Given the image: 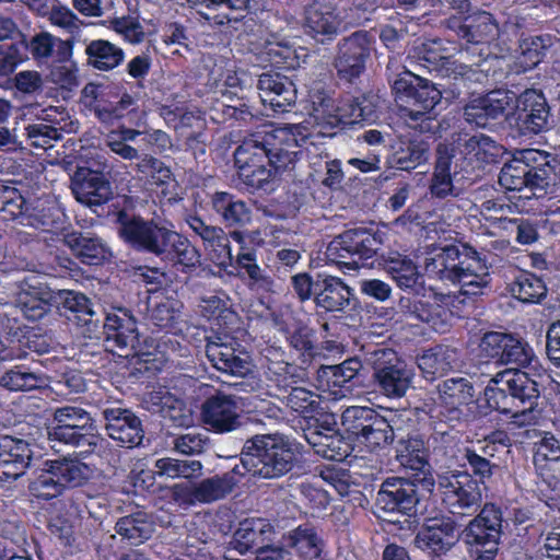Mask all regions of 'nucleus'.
Wrapping results in <instances>:
<instances>
[{"mask_svg":"<svg viewBox=\"0 0 560 560\" xmlns=\"http://www.w3.org/2000/svg\"><path fill=\"white\" fill-rule=\"evenodd\" d=\"M114 223L119 238L138 253L152 255L188 271L200 265L198 249L167 221L145 219L121 209L115 213Z\"/></svg>","mask_w":560,"mask_h":560,"instance_id":"nucleus-1","label":"nucleus"},{"mask_svg":"<svg viewBox=\"0 0 560 560\" xmlns=\"http://www.w3.org/2000/svg\"><path fill=\"white\" fill-rule=\"evenodd\" d=\"M300 144L285 130L257 132L245 138L234 152L238 178L252 189H268L299 159Z\"/></svg>","mask_w":560,"mask_h":560,"instance_id":"nucleus-2","label":"nucleus"},{"mask_svg":"<svg viewBox=\"0 0 560 560\" xmlns=\"http://www.w3.org/2000/svg\"><path fill=\"white\" fill-rule=\"evenodd\" d=\"M244 441L240 458L243 476L273 480L291 472L299 463L294 445L282 435L254 434Z\"/></svg>","mask_w":560,"mask_h":560,"instance_id":"nucleus-3","label":"nucleus"},{"mask_svg":"<svg viewBox=\"0 0 560 560\" xmlns=\"http://www.w3.org/2000/svg\"><path fill=\"white\" fill-rule=\"evenodd\" d=\"M394 101L401 117L412 121L433 119L432 114L447 93L445 84L405 70L397 74L392 83Z\"/></svg>","mask_w":560,"mask_h":560,"instance_id":"nucleus-4","label":"nucleus"},{"mask_svg":"<svg viewBox=\"0 0 560 560\" xmlns=\"http://www.w3.org/2000/svg\"><path fill=\"white\" fill-rule=\"evenodd\" d=\"M95 421L83 408L63 406L52 412V424L47 428L48 439L79 450L80 454H92L102 448L105 440L98 434Z\"/></svg>","mask_w":560,"mask_h":560,"instance_id":"nucleus-5","label":"nucleus"},{"mask_svg":"<svg viewBox=\"0 0 560 560\" xmlns=\"http://www.w3.org/2000/svg\"><path fill=\"white\" fill-rule=\"evenodd\" d=\"M365 362L372 369L376 389L388 398H401L411 387L413 373L407 363L388 347H376L365 352Z\"/></svg>","mask_w":560,"mask_h":560,"instance_id":"nucleus-6","label":"nucleus"},{"mask_svg":"<svg viewBox=\"0 0 560 560\" xmlns=\"http://www.w3.org/2000/svg\"><path fill=\"white\" fill-rule=\"evenodd\" d=\"M382 245L380 234L363 228L350 229L332 238L325 255L328 261L340 268L357 270L361 261L377 255Z\"/></svg>","mask_w":560,"mask_h":560,"instance_id":"nucleus-7","label":"nucleus"},{"mask_svg":"<svg viewBox=\"0 0 560 560\" xmlns=\"http://www.w3.org/2000/svg\"><path fill=\"white\" fill-rule=\"evenodd\" d=\"M200 419L213 433L244 432L246 438L250 434L248 428L254 422H261L258 418L245 417L240 407V398L221 390H217L202 401Z\"/></svg>","mask_w":560,"mask_h":560,"instance_id":"nucleus-8","label":"nucleus"},{"mask_svg":"<svg viewBox=\"0 0 560 560\" xmlns=\"http://www.w3.org/2000/svg\"><path fill=\"white\" fill-rule=\"evenodd\" d=\"M508 523L502 510L493 503H486L463 530L464 540L476 548V560H494Z\"/></svg>","mask_w":560,"mask_h":560,"instance_id":"nucleus-9","label":"nucleus"},{"mask_svg":"<svg viewBox=\"0 0 560 560\" xmlns=\"http://www.w3.org/2000/svg\"><path fill=\"white\" fill-rule=\"evenodd\" d=\"M341 420L345 431L371 451L384 448L394 441L393 427L372 408L349 407L343 411Z\"/></svg>","mask_w":560,"mask_h":560,"instance_id":"nucleus-10","label":"nucleus"},{"mask_svg":"<svg viewBox=\"0 0 560 560\" xmlns=\"http://www.w3.org/2000/svg\"><path fill=\"white\" fill-rule=\"evenodd\" d=\"M438 489L443 505L454 516L470 517L481 506L482 493L479 482L467 472L439 475Z\"/></svg>","mask_w":560,"mask_h":560,"instance_id":"nucleus-11","label":"nucleus"},{"mask_svg":"<svg viewBox=\"0 0 560 560\" xmlns=\"http://www.w3.org/2000/svg\"><path fill=\"white\" fill-rule=\"evenodd\" d=\"M419 488L421 486L415 478H386L380 486L375 505L389 514L417 515L423 509L422 501L430 494Z\"/></svg>","mask_w":560,"mask_h":560,"instance_id":"nucleus-12","label":"nucleus"},{"mask_svg":"<svg viewBox=\"0 0 560 560\" xmlns=\"http://www.w3.org/2000/svg\"><path fill=\"white\" fill-rule=\"evenodd\" d=\"M372 49L373 39L366 31H357L339 39L332 61L338 79L357 82L366 70Z\"/></svg>","mask_w":560,"mask_h":560,"instance_id":"nucleus-13","label":"nucleus"},{"mask_svg":"<svg viewBox=\"0 0 560 560\" xmlns=\"http://www.w3.org/2000/svg\"><path fill=\"white\" fill-rule=\"evenodd\" d=\"M513 117L520 135L535 136L548 131L553 124L550 106L541 90L526 89L512 106Z\"/></svg>","mask_w":560,"mask_h":560,"instance_id":"nucleus-14","label":"nucleus"},{"mask_svg":"<svg viewBox=\"0 0 560 560\" xmlns=\"http://www.w3.org/2000/svg\"><path fill=\"white\" fill-rule=\"evenodd\" d=\"M479 350L482 357L494 359L500 365H515L518 370L527 368L535 359V353L526 341L501 331L483 334Z\"/></svg>","mask_w":560,"mask_h":560,"instance_id":"nucleus-15","label":"nucleus"},{"mask_svg":"<svg viewBox=\"0 0 560 560\" xmlns=\"http://www.w3.org/2000/svg\"><path fill=\"white\" fill-rule=\"evenodd\" d=\"M107 350L119 357H138L141 352L137 319L128 308L108 314L103 323Z\"/></svg>","mask_w":560,"mask_h":560,"instance_id":"nucleus-16","label":"nucleus"},{"mask_svg":"<svg viewBox=\"0 0 560 560\" xmlns=\"http://www.w3.org/2000/svg\"><path fill=\"white\" fill-rule=\"evenodd\" d=\"M470 259H479V252L469 245L462 248L455 245L445 246L424 260V276L430 279L455 284L465 265Z\"/></svg>","mask_w":560,"mask_h":560,"instance_id":"nucleus-17","label":"nucleus"},{"mask_svg":"<svg viewBox=\"0 0 560 560\" xmlns=\"http://www.w3.org/2000/svg\"><path fill=\"white\" fill-rule=\"evenodd\" d=\"M342 19L335 0H312L303 13L304 34L317 43L327 44L339 33Z\"/></svg>","mask_w":560,"mask_h":560,"instance_id":"nucleus-18","label":"nucleus"},{"mask_svg":"<svg viewBox=\"0 0 560 560\" xmlns=\"http://www.w3.org/2000/svg\"><path fill=\"white\" fill-rule=\"evenodd\" d=\"M515 102V92L506 89L492 90L472 98L463 108V117L469 125L487 128L493 120L505 115Z\"/></svg>","mask_w":560,"mask_h":560,"instance_id":"nucleus-19","label":"nucleus"},{"mask_svg":"<svg viewBox=\"0 0 560 560\" xmlns=\"http://www.w3.org/2000/svg\"><path fill=\"white\" fill-rule=\"evenodd\" d=\"M456 523L451 517L430 518L416 535L415 546L427 551L429 557L457 556Z\"/></svg>","mask_w":560,"mask_h":560,"instance_id":"nucleus-20","label":"nucleus"},{"mask_svg":"<svg viewBox=\"0 0 560 560\" xmlns=\"http://www.w3.org/2000/svg\"><path fill=\"white\" fill-rule=\"evenodd\" d=\"M205 351L211 365L226 376L243 378L252 373L249 355L237 350L226 337H207Z\"/></svg>","mask_w":560,"mask_h":560,"instance_id":"nucleus-21","label":"nucleus"},{"mask_svg":"<svg viewBox=\"0 0 560 560\" xmlns=\"http://www.w3.org/2000/svg\"><path fill=\"white\" fill-rule=\"evenodd\" d=\"M396 459L405 468L418 471L413 477L427 493H432L435 480L430 471L429 448L419 434L400 438L395 446Z\"/></svg>","mask_w":560,"mask_h":560,"instance_id":"nucleus-22","label":"nucleus"},{"mask_svg":"<svg viewBox=\"0 0 560 560\" xmlns=\"http://www.w3.org/2000/svg\"><path fill=\"white\" fill-rule=\"evenodd\" d=\"M56 299L57 291L32 277L19 283L15 305L26 319L36 322L51 313V308L56 307Z\"/></svg>","mask_w":560,"mask_h":560,"instance_id":"nucleus-23","label":"nucleus"},{"mask_svg":"<svg viewBox=\"0 0 560 560\" xmlns=\"http://www.w3.org/2000/svg\"><path fill=\"white\" fill-rule=\"evenodd\" d=\"M516 159L526 166L532 178L534 195L555 194L560 185V163L550 154L539 150H524Z\"/></svg>","mask_w":560,"mask_h":560,"instance_id":"nucleus-24","label":"nucleus"},{"mask_svg":"<svg viewBox=\"0 0 560 560\" xmlns=\"http://www.w3.org/2000/svg\"><path fill=\"white\" fill-rule=\"evenodd\" d=\"M56 308L84 335L96 332L102 325L101 314L95 312L92 301L81 292L57 290Z\"/></svg>","mask_w":560,"mask_h":560,"instance_id":"nucleus-25","label":"nucleus"},{"mask_svg":"<svg viewBox=\"0 0 560 560\" xmlns=\"http://www.w3.org/2000/svg\"><path fill=\"white\" fill-rule=\"evenodd\" d=\"M71 190L80 203L93 208L113 198V188L107 177L89 167H78L71 177Z\"/></svg>","mask_w":560,"mask_h":560,"instance_id":"nucleus-26","label":"nucleus"},{"mask_svg":"<svg viewBox=\"0 0 560 560\" xmlns=\"http://www.w3.org/2000/svg\"><path fill=\"white\" fill-rule=\"evenodd\" d=\"M106 434L120 446L133 447L141 444L144 431L140 418L129 409L109 407L102 410Z\"/></svg>","mask_w":560,"mask_h":560,"instance_id":"nucleus-27","label":"nucleus"},{"mask_svg":"<svg viewBox=\"0 0 560 560\" xmlns=\"http://www.w3.org/2000/svg\"><path fill=\"white\" fill-rule=\"evenodd\" d=\"M31 444L11 435H0V481L11 482L23 476L31 466Z\"/></svg>","mask_w":560,"mask_h":560,"instance_id":"nucleus-28","label":"nucleus"},{"mask_svg":"<svg viewBox=\"0 0 560 560\" xmlns=\"http://www.w3.org/2000/svg\"><path fill=\"white\" fill-rule=\"evenodd\" d=\"M257 88L261 102L275 112H287L296 102L298 90L293 80L281 72L261 73Z\"/></svg>","mask_w":560,"mask_h":560,"instance_id":"nucleus-29","label":"nucleus"},{"mask_svg":"<svg viewBox=\"0 0 560 560\" xmlns=\"http://www.w3.org/2000/svg\"><path fill=\"white\" fill-rule=\"evenodd\" d=\"M276 536L275 527L265 518H245L238 523L231 541L230 550H235L241 555L247 552L258 556L268 542H271Z\"/></svg>","mask_w":560,"mask_h":560,"instance_id":"nucleus-30","label":"nucleus"},{"mask_svg":"<svg viewBox=\"0 0 560 560\" xmlns=\"http://www.w3.org/2000/svg\"><path fill=\"white\" fill-rule=\"evenodd\" d=\"M440 40H433L431 43L422 44L419 54L421 58L432 65L430 71H436L442 79L454 80L451 89L452 97H456L460 94V82L466 79H471L475 74V70L471 66H467L463 62L452 60L448 57L439 56L434 49L435 45H439Z\"/></svg>","mask_w":560,"mask_h":560,"instance_id":"nucleus-31","label":"nucleus"},{"mask_svg":"<svg viewBox=\"0 0 560 560\" xmlns=\"http://www.w3.org/2000/svg\"><path fill=\"white\" fill-rule=\"evenodd\" d=\"M493 383H502L513 397L514 405L538 407L540 400V384L532 378L528 373L516 368H510L498 372L493 376Z\"/></svg>","mask_w":560,"mask_h":560,"instance_id":"nucleus-32","label":"nucleus"},{"mask_svg":"<svg viewBox=\"0 0 560 560\" xmlns=\"http://www.w3.org/2000/svg\"><path fill=\"white\" fill-rule=\"evenodd\" d=\"M444 295H434L432 299L401 298L399 307L410 318L427 323L434 330H442L446 326L448 311L441 304Z\"/></svg>","mask_w":560,"mask_h":560,"instance_id":"nucleus-33","label":"nucleus"},{"mask_svg":"<svg viewBox=\"0 0 560 560\" xmlns=\"http://www.w3.org/2000/svg\"><path fill=\"white\" fill-rule=\"evenodd\" d=\"M63 243L82 262L98 265L112 256L105 242L90 232H71L63 236Z\"/></svg>","mask_w":560,"mask_h":560,"instance_id":"nucleus-34","label":"nucleus"},{"mask_svg":"<svg viewBox=\"0 0 560 560\" xmlns=\"http://www.w3.org/2000/svg\"><path fill=\"white\" fill-rule=\"evenodd\" d=\"M351 289L339 278L326 276L315 282L314 301L326 312H342L350 305Z\"/></svg>","mask_w":560,"mask_h":560,"instance_id":"nucleus-35","label":"nucleus"},{"mask_svg":"<svg viewBox=\"0 0 560 560\" xmlns=\"http://www.w3.org/2000/svg\"><path fill=\"white\" fill-rule=\"evenodd\" d=\"M430 158V143L421 139L400 138L392 145L388 156L390 167L410 172L425 164Z\"/></svg>","mask_w":560,"mask_h":560,"instance_id":"nucleus-36","label":"nucleus"},{"mask_svg":"<svg viewBox=\"0 0 560 560\" xmlns=\"http://www.w3.org/2000/svg\"><path fill=\"white\" fill-rule=\"evenodd\" d=\"M533 462L538 475L549 486L556 485L560 479V441L546 434L535 444Z\"/></svg>","mask_w":560,"mask_h":560,"instance_id":"nucleus-37","label":"nucleus"},{"mask_svg":"<svg viewBox=\"0 0 560 560\" xmlns=\"http://www.w3.org/2000/svg\"><path fill=\"white\" fill-rule=\"evenodd\" d=\"M197 2L198 0H187ZM200 16L210 24L223 26L244 18L243 12L249 10L250 0H200Z\"/></svg>","mask_w":560,"mask_h":560,"instance_id":"nucleus-38","label":"nucleus"},{"mask_svg":"<svg viewBox=\"0 0 560 560\" xmlns=\"http://www.w3.org/2000/svg\"><path fill=\"white\" fill-rule=\"evenodd\" d=\"M553 44L555 37L549 34L521 38L513 67L515 72H526L536 68L545 59Z\"/></svg>","mask_w":560,"mask_h":560,"instance_id":"nucleus-39","label":"nucleus"},{"mask_svg":"<svg viewBox=\"0 0 560 560\" xmlns=\"http://www.w3.org/2000/svg\"><path fill=\"white\" fill-rule=\"evenodd\" d=\"M242 476L243 470L238 465H235L228 472L202 479L196 483L198 502L212 503L225 498L234 490Z\"/></svg>","mask_w":560,"mask_h":560,"instance_id":"nucleus-40","label":"nucleus"},{"mask_svg":"<svg viewBox=\"0 0 560 560\" xmlns=\"http://www.w3.org/2000/svg\"><path fill=\"white\" fill-rule=\"evenodd\" d=\"M384 269L400 289L416 292L423 289V275L410 258L395 254L384 260Z\"/></svg>","mask_w":560,"mask_h":560,"instance_id":"nucleus-41","label":"nucleus"},{"mask_svg":"<svg viewBox=\"0 0 560 560\" xmlns=\"http://www.w3.org/2000/svg\"><path fill=\"white\" fill-rule=\"evenodd\" d=\"M282 539L284 546L294 550L302 559L311 560L320 556L323 541L311 525H300L283 535Z\"/></svg>","mask_w":560,"mask_h":560,"instance_id":"nucleus-42","label":"nucleus"},{"mask_svg":"<svg viewBox=\"0 0 560 560\" xmlns=\"http://www.w3.org/2000/svg\"><path fill=\"white\" fill-rule=\"evenodd\" d=\"M306 441L319 456L336 462L345 460L353 451L349 438L339 431L327 434L306 433Z\"/></svg>","mask_w":560,"mask_h":560,"instance_id":"nucleus-43","label":"nucleus"},{"mask_svg":"<svg viewBox=\"0 0 560 560\" xmlns=\"http://www.w3.org/2000/svg\"><path fill=\"white\" fill-rule=\"evenodd\" d=\"M154 529L152 517L142 511L118 518L115 525L116 533L132 545H140L150 539Z\"/></svg>","mask_w":560,"mask_h":560,"instance_id":"nucleus-44","label":"nucleus"},{"mask_svg":"<svg viewBox=\"0 0 560 560\" xmlns=\"http://www.w3.org/2000/svg\"><path fill=\"white\" fill-rule=\"evenodd\" d=\"M88 65L101 71L118 67L125 58L124 50L105 39L91 40L85 48Z\"/></svg>","mask_w":560,"mask_h":560,"instance_id":"nucleus-45","label":"nucleus"},{"mask_svg":"<svg viewBox=\"0 0 560 560\" xmlns=\"http://www.w3.org/2000/svg\"><path fill=\"white\" fill-rule=\"evenodd\" d=\"M212 205L228 226H244L250 222L252 211L246 202L235 199L228 192H215Z\"/></svg>","mask_w":560,"mask_h":560,"instance_id":"nucleus-46","label":"nucleus"},{"mask_svg":"<svg viewBox=\"0 0 560 560\" xmlns=\"http://www.w3.org/2000/svg\"><path fill=\"white\" fill-rule=\"evenodd\" d=\"M46 466L51 468L52 476L59 480L63 489L82 486L91 474L88 465L67 457L47 462Z\"/></svg>","mask_w":560,"mask_h":560,"instance_id":"nucleus-47","label":"nucleus"},{"mask_svg":"<svg viewBox=\"0 0 560 560\" xmlns=\"http://www.w3.org/2000/svg\"><path fill=\"white\" fill-rule=\"evenodd\" d=\"M488 264L486 256L479 253V259H470L465 265L455 284L460 285V294L478 295L482 293L483 288L488 285Z\"/></svg>","mask_w":560,"mask_h":560,"instance_id":"nucleus-48","label":"nucleus"},{"mask_svg":"<svg viewBox=\"0 0 560 560\" xmlns=\"http://www.w3.org/2000/svg\"><path fill=\"white\" fill-rule=\"evenodd\" d=\"M547 285L542 278L533 272L520 273L510 284V293L523 303H539L547 296Z\"/></svg>","mask_w":560,"mask_h":560,"instance_id":"nucleus-49","label":"nucleus"},{"mask_svg":"<svg viewBox=\"0 0 560 560\" xmlns=\"http://www.w3.org/2000/svg\"><path fill=\"white\" fill-rule=\"evenodd\" d=\"M153 405L159 407V412L170 419L177 427H188L192 422V413L186 404L168 392H153L150 395Z\"/></svg>","mask_w":560,"mask_h":560,"instance_id":"nucleus-50","label":"nucleus"},{"mask_svg":"<svg viewBox=\"0 0 560 560\" xmlns=\"http://www.w3.org/2000/svg\"><path fill=\"white\" fill-rule=\"evenodd\" d=\"M440 405H468L475 396L472 383L465 377L444 380L436 386Z\"/></svg>","mask_w":560,"mask_h":560,"instance_id":"nucleus-51","label":"nucleus"},{"mask_svg":"<svg viewBox=\"0 0 560 560\" xmlns=\"http://www.w3.org/2000/svg\"><path fill=\"white\" fill-rule=\"evenodd\" d=\"M361 370V361L358 358H350L340 364L320 365L317 376L320 382H326L327 386L342 387L357 377Z\"/></svg>","mask_w":560,"mask_h":560,"instance_id":"nucleus-52","label":"nucleus"},{"mask_svg":"<svg viewBox=\"0 0 560 560\" xmlns=\"http://www.w3.org/2000/svg\"><path fill=\"white\" fill-rule=\"evenodd\" d=\"M44 377L25 365H14L0 376V386L10 392H28L40 387Z\"/></svg>","mask_w":560,"mask_h":560,"instance_id":"nucleus-53","label":"nucleus"},{"mask_svg":"<svg viewBox=\"0 0 560 560\" xmlns=\"http://www.w3.org/2000/svg\"><path fill=\"white\" fill-rule=\"evenodd\" d=\"M498 24L493 15L486 11H477L467 15V43L482 44L498 34Z\"/></svg>","mask_w":560,"mask_h":560,"instance_id":"nucleus-54","label":"nucleus"},{"mask_svg":"<svg viewBox=\"0 0 560 560\" xmlns=\"http://www.w3.org/2000/svg\"><path fill=\"white\" fill-rule=\"evenodd\" d=\"M313 105L315 119L320 127L319 132L326 133L328 130L346 125L342 112L334 104L332 98L319 94L313 100Z\"/></svg>","mask_w":560,"mask_h":560,"instance_id":"nucleus-55","label":"nucleus"},{"mask_svg":"<svg viewBox=\"0 0 560 560\" xmlns=\"http://www.w3.org/2000/svg\"><path fill=\"white\" fill-rule=\"evenodd\" d=\"M155 468L161 476L170 478H194L201 475L202 464L196 459H176L171 457L160 458L155 462Z\"/></svg>","mask_w":560,"mask_h":560,"instance_id":"nucleus-56","label":"nucleus"},{"mask_svg":"<svg viewBox=\"0 0 560 560\" xmlns=\"http://www.w3.org/2000/svg\"><path fill=\"white\" fill-rule=\"evenodd\" d=\"M133 170L156 186L168 184L173 176L163 161L150 154H142L133 165Z\"/></svg>","mask_w":560,"mask_h":560,"instance_id":"nucleus-57","label":"nucleus"},{"mask_svg":"<svg viewBox=\"0 0 560 560\" xmlns=\"http://www.w3.org/2000/svg\"><path fill=\"white\" fill-rule=\"evenodd\" d=\"M340 110L345 118L346 125L358 124L374 117L376 110V102L374 95L363 94L353 97L345 103Z\"/></svg>","mask_w":560,"mask_h":560,"instance_id":"nucleus-58","label":"nucleus"},{"mask_svg":"<svg viewBox=\"0 0 560 560\" xmlns=\"http://www.w3.org/2000/svg\"><path fill=\"white\" fill-rule=\"evenodd\" d=\"M526 166L516 158L504 163L499 174V184L506 190H522L529 188L532 190V178Z\"/></svg>","mask_w":560,"mask_h":560,"instance_id":"nucleus-59","label":"nucleus"},{"mask_svg":"<svg viewBox=\"0 0 560 560\" xmlns=\"http://www.w3.org/2000/svg\"><path fill=\"white\" fill-rule=\"evenodd\" d=\"M487 406L502 415H509L514 409V401L511 393L502 383H493V376L483 392Z\"/></svg>","mask_w":560,"mask_h":560,"instance_id":"nucleus-60","label":"nucleus"},{"mask_svg":"<svg viewBox=\"0 0 560 560\" xmlns=\"http://www.w3.org/2000/svg\"><path fill=\"white\" fill-rule=\"evenodd\" d=\"M30 490L38 499L50 500L60 495L65 489L59 480L52 476L51 468L47 466L45 471L31 482Z\"/></svg>","mask_w":560,"mask_h":560,"instance_id":"nucleus-61","label":"nucleus"},{"mask_svg":"<svg viewBox=\"0 0 560 560\" xmlns=\"http://www.w3.org/2000/svg\"><path fill=\"white\" fill-rule=\"evenodd\" d=\"M236 264L247 273L253 284H256L266 291L272 290V279L265 275L261 268L255 262V255L253 252L240 253L237 255Z\"/></svg>","mask_w":560,"mask_h":560,"instance_id":"nucleus-62","label":"nucleus"},{"mask_svg":"<svg viewBox=\"0 0 560 560\" xmlns=\"http://www.w3.org/2000/svg\"><path fill=\"white\" fill-rule=\"evenodd\" d=\"M209 444V438L200 432H187L173 440V448L187 456L202 454Z\"/></svg>","mask_w":560,"mask_h":560,"instance_id":"nucleus-63","label":"nucleus"},{"mask_svg":"<svg viewBox=\"0 0 560 560\" xmlns=\"http://www.w3.org/2000/svg\"><path fill=\"white\" fill-rule=\"evenodd\" d=\"M313 336V330L303 325L296 327L288 336L290 346L300 353L302 363L311 362L314 355Z\"/></svg>","mask_w":560,"mask_h":560,"instance_id":"nucleus-64","label":"nucleus"}]
</instances>
